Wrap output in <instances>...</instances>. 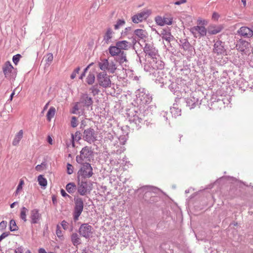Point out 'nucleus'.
Masks as SVG:
<instances>
[{
  "instance_id": "nucleus-1",
  "label": "nucleus",
  "mask_w": 253,
  "mask_h": 253,
  "mask_svg": "<svg viewBox=\"0 0 253 253\" xmlns=\"http://www.w3.org/2000/svg\"><path fill=\"white\" fill-rule=\"evenodd\" d=\"M127 114L130 124H135L136 127H138V128H139L140 124L143 123L144 119V115L141 111L137 108H134L133 109H130Z\"/></svg>"
},
{
  "instance_id": "nucleus-2",
  "label": "nucleus",
  "mask_w": 253,
  "mask_h": 253,
  "mask_svg": "<svg viewBox=\"0 0 253 253\" xmlns=\"http://www.w3.org/2000/svg\"><path fill=\"white\" fill-rule=\"evenodd\" d=\"M92 184L90 181H87L85 179L78 178V192L82 196H84L90 193L92 190Z\"/></svg>"
},
{
  "instance_id": "nucleus-3",
  "label": "nucleus",
  "mask_w": 253,
  "mask_h": 253,
  "mask_svg": "<svg viewBox=\"0 0 253 253\" xmlns=\"http://www.w3.org/2000/svg\"><path fill=\"white\" fill-rule=\"evenodd\" d=\"M93 152L91 147L85 146L80 151V155L76 157V161L78 164H83L84 161H90L93 156Z\"/></svg>"
},
{
  "instance_id": "nucleus-4",
  "label": "nucleus",
  "mask_w": 253,
  "mask_h": 253,
  "mask_svg": "<svg viewBox=\"0 0 253 253\" xmlns=\"http://www.w3.org/2000/svg\"><path fill=\"white\" fill-rule=\"evenodd\" d=\"M136 96L137 100L142 104H148L152 100V96L150 95L148 91L144 88H140L137 90Z\"/></svg>"
},
{
  "instance_id": "nucleus-5",
  "label": "nucleus",
  "mask_w": 253,
  "mask_h": 253,
  "mask_svg": "<svg viewBox=\"0 0 253 253\" xmlns=\"http://www.w3.org/2000/svg\"><path fill=\"white\" fill-rule=\"evenodd\" d=\"M82 167L78 172V177L83 179L89 178L93 174L92 168L88 163H83Z\"/></svg>"
},
{
  "instance_id": "nucleus-6",
  "label": "nucleus",
  "mask_w": 253,
  "mask_h": 253,
  "mask_svg": "<svg viewBox=\"0 0 253 253\" xmlns=\"http://www.w3.org/2000/svg\"><path fill=\"white\" fill-rule=\"evenodd\" d=\"M5 78L8 80L15 79L17 75L16 69H14L10 61H6L2 68Z\"/></svg>"
},
{
  "instance_id": "nucleus-7",
  "label": "nucleus",
  "mask_w": 253,
  "mask_h": 253,
  "mask_svg": "<svg viewBox=\"0 0 253 253\" xmlns=\"http://www.w3.org/2000/svg\"><path fill=\"white\" fill-rule=\"evenodd\" d=\"M75 207L73 211V219L75 221L78 220L84 209V202L80 197H75Z\"/></svg>"
},
{
  "instance_id": "nucleus-8",
  "label": "nucleus",
  "mask_w": 253,
  "mask_h": 253,
  "mask_svg": "<svg viewBox=\"0 0 253 253\" xmlns=\"http://www.w3.org/2000/svg\"><path fill=\"white\" fill-rule=\"evenodd\" d=\"M96 80L98 84L104 88L111 86V81L110 76L105 72H102L97 74Z\"/></svg>"
},
{
  "instance_id": "nucleus-9",
  "label": "nucleus",
  "mask_w": 253,
  "mask_h": 253,
  "mask_svg": "<svg viewBox=\"0 0 253 253\" xmlns=\"http://www.w3.org/2000/svg\"><path fill=\"white\" fill-rule=\"evenodd\" d=\"M93 227L88 223H83L79 229L80 235L85 239H89L92 236Z\"/></svg>"
},
{
  "instance_id": "nucleus-10",
  "label": "nucleus",
  "mask_w": 253,
  "mask_h": 253,
  "mask_svg": "<svg viewBox=\"0 0 253 253\" xmlns=\"http://www.w3.org/2000/svg\"><path fill=\"white\" fill-rule=\"evenodd\" d=\"M95 131L92 128H88L84 130L83 139L89 144H91L97 140Z\"/></svg>"
},
{
  "instance_id": "nucleus-11",
  "label": "nucleus",
  "mask_w": 253,
  "mask_h": 253,
  "mask_svg": "<svg viewBox=\"0 0 253 253\" xmlns=\"http://www.w3.org/2000/svg\"><path fill=\"white\" fill-rule=\"evenodd\" d=\"M93 101L92 98L87 93H83L80 96L79 103L80 104L81 108L84 107L88 109L89 107L92 108Z\"/></svg>"
},
{
  "instance_id": "nucleus-12",
  "label": "nucleus",
  "mask_w": 253,
  "mask_h": 253,
  "mask_svg": "<svg viewBox=\"0 0 253 253\" xmlns=\"http://www.w3.org/2000/svg\"><path fill=\"white\" fill-rule=\"evenodd\" d=\"M143 51L146 53V55H148L154 61L155 59H156V57H159L158 50L154 46L153 44L148 43H145Z\"/></svg>"
},
{
  "instance_id": "nucleus-13",
  "label": "nucleus",
  "mask_w": 253,
  "mask_h": 253,
  "mask_svg": "<svg viewBox=\"0 0 253 253\" xmlns=\"http://www.w3.org/2000/svg\"><path fill=\"white\" fill-rule=\"evenodd\" d=\"M190 31L196 38L204 37L207 33V30L204 26H194L190 28Z\"/></svg>"
},
{
  "instance_id": "nucleus-14",
  "label": "nucleus",
  "mask_w": 253,
  "mask_h": 253,
  "mask_svg": "<svg viewBox=\"0 0 253 253\" xmlns=\"http://www.w3.org/2000/svg\"><path fill=\"white\" fill-rule=\"evenodd\" d=\"M149 10L143 11L138 13L132 17V21L134 23H138L143 21V19H146L150 15Z\"/></svg>"
},
{
  "instance_id": "nucleus-15",
  "label": "nucleus",
  "mask_w": 253,
  "mask_h": 253,
  "mask_svg": "<svg viewBox=\"0 0 253 253\" xmlns=\"http://www.w3.org/2000/svg\"><path fill=\"white\" fill-rule=\"evenodd\" d=\"M224 42L221 41H216L214 44L213 52L217 55L223 54L226 52Z\"/></svg>"
},
{
  "instance_id": "nucleus-16",
  "label": "nucleus",
  "mask_w": 253,
  "mask_h": 253,
  "mask_svg": "<svg viewBox=\"0 0 253 253\" xmlns=\"http://www.w3.org/2000/svg\"><path fill=\"white\" fill-rule=\"evenodd\" d=\"M31 224H37L41 218V215L38 209H33L30 212Z\"/></svg>"
},
{
  "instance_id": "nucleus-17",
  "label": "nucleus",
  "mask_w": 253,
  "mask_h": 253,
  "mask_svg": "<svg viewBox=\"0 0 253 253\" xmlns=\"http://www.w3.org/2000/svg\"><path fill=\"white\" fill-rule=\"evenodd\" d=\"M161 36L162 39L166 40L169 44H170V42L174 40V38L171 34L169 30L163 29L161 32Z\"/></svg>"
},
{
  "instance_id": "nucleus-18",
  "label": "nucleus",
  "mask_w": 253,
  "mask_h": 253,
  "mask_svg": "<svg viewBox=\"0 0 253 253\" xmlns=\"http://www.w3.org/2000/svg\"><path fill=\"white\" fill-rule=\"evenodd\" d=\"M250 43L244 40H240L237 42L236 48L238 50L241 52H244L247 49L249 48Z\"/></svg>"
},
{
  "instance_id": "nucleus-19",
  "label": "nucleus",
  "mask_w": 253,
  "mask_h": 253,
  "mask_svg": "<svg viewBox=\"0 0 253 253\" xmlns=\"http://www.w3.org/2000/svg\"><path fill=\"white\" fill-rule=\"evenodd\" d=\"M238 33L241 36L245 38H250L252 37V33L251 29L248 27H242L238 31Z\"/></svg>"
},
{
  "instance_id": "nucleus-20",
  "label": "nucleus",
  "mask_w": 253,
  "mask_h": 253,
  "mask_svg": "<svg viewBox=\"0 0 253 253\" xmlns=\"http://www.w3.org/2000/svg\"><path fill=\"white\" fill-rule=\"evenodd\" d=\"M222 30V27L221 26L212 25L208 27L207 32L210 35H215L220 32Z\"/></svg>"
},
{
  "instance_id": "nucleus-21",
  "label": "nucleus",
  "mask_w": 253,
  "mask_h": 253,
  "mask_svg": "<svg viewBox=\"0 0 253 253\" xmlns=\"http://www.w3.org/2000/svg\"><path fill=\"white\" fill-rule=\"evenodd\" d=\"M158 188L150 186H144L137 189V191L144 192L145 194H149L151 192L156 193L158 191Z\"/></svg>"
},
{
  "instance_id": "nucleus-22",
  "label": "nucleus",
  "mask_w": 253,
  "mask_h": 253,
  "mask_svg": "<svg viewBox=\"0 0 253 253\" xmlns=\"http://www.w3.org/2000/svg\"><path fill=\"white\" fill-rule=\"evenodd\" d=\"M151 64L152 67L157 70H161L165 66V64L162 60L160 59L157 60V57H156V59H155V61L153 60L151 62Z\"/></svg>"
},
{
  "instance_id": "nucleus-23",
  "label": "nucleus",
  "mask_w": 253,
  "mask_h": 253,
  "mask_svg": "<svg viewBox=\"0 0 253 253\" xmlns=\"http://www.w3.org/2000/svg\"><path fill=\"white\" fill-rule=\"evenodd\" d=\"M198 102V99L192 96L188 98L186 100V105L188 106L190 109L194 108Z\"/></svg>"
},
{
  "instance_id": "nucleus-24",
  "label": "nucleus",
  "mask_w": 253,
  "mask_h": 253,
  "mask_svg": "<svg viewBox=\"0 0 253 253\" xmlns=\"http://www.w3.org/2000/svg\"><path fill=\"white\" fill-rule=\"evenodd\" d=\"M116 44L121 51H124V50H127L129 48V42L126 41H118Z\"/></svg>"
},
{
  "instance_id": "nucleus-25",
  "label": "nucleus",
  "mask_w": 253,
  "mask_h": 253,
  "mask_svg": "<svg viewBox=\"0 0 253 253\" xmlns=\"http://www.w3.org/2000/svg\"><path fill=\"white\" fill-rule=\"evenodd\" d=\"M113 33V32L111 28H109L107 29V31L103 37V40L106 43L108 44L111 42Z\"/></svg>"
},
{
  "instance_id": "nucleus-26",
  "label": "nucleus",
  "mask_w": 253,
  "mask_h": 253,
  "mask_svg": "<svg viewBox=\"0 0 253 253\" xmlns=\"http://www.w3.org/2000/svg\"><path fill=\"white\" fill-rule=\"evenodd\" d=\"M181 45L184 50H192L193 47L187 39L180 40Z\"/></svg>"
},
{
  "instance_id": "nucleus-27",
  "label": "nucleus",
  "mask_w": 253,
  "mask_h": 253,
  "mask_svg": "<svg viewBox=\"0 0 253 253\" xmlns=\"http://www.w3.org/2000/svg\"><path fill=\"white\" fill-rule=\"evenodd\" d=\"M82 136L83 137V134L79 131H77L75 133L72 134L71 135V141H72V145L73 147H75V141H78L81 139Z\"/></svg>"
},
{
  "instance_id": "nucleus-28",
  "label": "nucleus",
  "mask_w": 253,
  "mask_h": 253,
  "mask_svg": "<svg viewBox=\"0 0 253 253\" xmlns=\"http://www.w3.org/2000/svg\"><path fill=\"white\" fill-rule=\"evenodd\" d=\"M110 62L107 59H103L101 61L98 63V66L99 68L102 71L108 70V66Z\"/></svg>"
},
{
  "instance_id": "nucleus-29",
  "label": "nucleus",
  "mask_w": 253,
  "mask_h": 253,
  "mask_svg": "<svg viewBox=\"0 0 253 253\" xmlns=\"http://www.w3.org/2000/svg\"><path fill=\"white\" fill-rule=\"evenodd\" d=\"M108 50L112 56H117L122 52L116 44L114 46H110L108 48Z\"/></svg>"
},
{
  "instance_id": "nucleus-30",
  "label": "nucleus",
  "mask_w": 253,
  "mask_h": 253,
  "mask_svg": "<svg viewBox=\"0 0 253 253\" xmlns=\"http://www.w3.org/2000/svg\"><path fill=\"white\" fill-rule=\"evenodd\" d=\"M23 132L22 130H20L19 132L15 135V137L12 142V145L13 146H17L21 139L23 137Z\"/></svg>"
},
{
  "instance_id": "nucleus-31",
  "label": "nucleus",
  "mask_w": 253,
  "mask_h": 253,
  "mask_svg": "<svg viewBox=\"0 0 253 253\" xmlns=\"http://www.w3.org/2000/svg\"><path fill=\"white\" fill-rule=\"evenodd\" d=\"M72 244L74 246H77L81 243L79 235L77 233H73L71 236Z\"/></svg>"
},
{
  "instance_id": "nucleus-32",
  "label": "nucleus",
  "mask_w": 253,
  "mask_h": 253,
  "mask_svg": "<svg viewBox=\"0 0 253 253\" xmlns=\"http://www.w3.org/2000/svg\"><path fill=\"white\" fill-rule=\"evenodd\" d=\"M77 188L76 185L74 182L69 183L66 186V189L70 194L74 193Z\"/></svg>"
},
{
  "instance_id": "nucleus-33",
  "label": "nucleus",
  "mask_w": 253,
  "mask_h": 253,
  "mask_svg": "<svg viewBox=\"0 0 253 253\" xmlns=\"http://www.w3.org/2000/svg\"><path fill=\"white\" fill-rule=\"evenodd\" d=\"M117 56L116 61L119 62L120 64H123L127 61L126 54L124 51H122Z\"/></svg>"
},
{
  "instance_id": "nucleus-34",
  "label": "nucleus",
  "mask_w": 253,
  "mask_h": 253,
  "mask_svg": "<svg viewBox=\"0 0 253 253\" xmlns=\"http://www.w3.org/2000/svg\"><path fill=\"white\" fill-rule=\"evenodd\" d=\"M135 35L140 39H144L146 37V32L142 29H136L134 32Z\"/></svg>"
},
{
  "instance_id": "nucleus-35",
  "label": "nucleus",
  "mask_w": 253,
  "mask_h": 253,
  "mask_svg": "<svg viewBox=\"0 0 253 253\" xmlns=\"http://www.w3.org/2000/svg\"><path fill=\"white\" fill-rule=\"evenodd\" d=\"M28 210L25 207H23L21 209L20 217V218L23 220L24 222H26L27 219V213L28 212Z\"/></svg>"
},
{
  "instance_id": "nucleus-36",
  "label": "nucleus",
  "mask_w": 253,
  "mask_h": 253,
  "mask_svg": "<svg viewBox=\"0 0 253 253\" xmlns=\"http://www.w3.org/2000/svg\"><path fill=\"white\" fill-rule=\"evenodd\" d=\"M95 75L93 72H90L86 78V82L89 85L92 84L95 81Z\"/></svg>"
},
{
  "instance_id": "nucleus-37",
  "label": "nucleus",
  "mask_w": 253,
  "mask_h": 253,
  "mask_svg": "<svg viewBox=\"0 0 253 253\" xmlns=\"http://www.w3.org/2000/svg\"><path fill=\"white\" fill-rule=\"evenodd\" d=\"M55 112L56 110L54 107H51L49 108L46 114L47 120L48 121H50L51 118H52L54 116Z\"/></svg>"
},
{
  "instance_id": "nucleus-38",
  "label": "nucleus",
  "mask_w": 253,
  "mask_h": 253,
  "mask_svg": "<svg viewBox=\"0 0 253 253\" xmlns=\"http://www.w3.org/2000/svg\"><path fill=\"white\" fill-rule=\"evenodd\" d=\"M170 112L174 117L181 115V109L175 106V104H173V106L170 108Z\"/></svg>"
},
{
  "instance_id": "nucleus-39",
  "label": "nucleus",
  "mask_w": 253,
  "mask_h": 253,
  "mask_svg": "<svg viewBox=\"0 0 253 253\" xmlns=\"http://www.w3.org/2000/svg\"><path fill=\"white\" fill-rule=\"evenodd\" d=\"M38 181L40 185L45 187L47 185V180L42 175H40L38 177Z\"/></svg>"
},
{
  "instance_id": "nucleus-40",
  "label": "nucleus",
  "mask_w": 253,
  "mask_h": 253,
  "mask_svg": "<svg viewBox=\"0 0 253 253\" xmlns=\"http://www.w3.org/2000/svg\"><path fill=\"white\" fill-rule=\"evenodd\" d=\"M117 69V66L116 64L113 61L110 62L108 66V71L112 74L115 73V71Z\"/></svg>"
},
{
  "instance_id": "nucleus-41",
  "label": "nucleus",
  "mask_w": 253,
  "mask_h": 253,
  "mask_svg": "<svg viewBox=\"0 0 253 253\" xmlns=\"http://www.w3.org/2000/svg\"><path fill=\"white\" fill-rule=\"evenodd\" d=\"M89 90H91V92L93 96L97 95L100 92V90L98 87L97 84L92 85L90 88Z\"/></svg>"
},
{
  "instance_id": "nucleus-42",
  "label": "nucleus",
  "mask_w": 253,
  "mask_h": 253,
  "mask_svg": "<svg viewBox=\"0 0 253 253\" xmlns=\"http://www.w3.org/2000/svg\"><path fill=\"white\" fill-rule=\"evenodd\" d=\"M9 229L11 231H15L18 230L16 222L14 219H11L9 222Z\"/></svg>"
},
{
  "instance_id": "nucleus-43",
  "label": "nucleus",
  "mask_w": 253,
  "mask_h": 253,
  "mask_svg": "<svg viewBox=\"0 0 253 253\" xmlns=\"http://www.w3.org/2000/svg\"><path fill=\"white\" fill-rule=\"evenodd\" d=\"M125 21L123 19H119L117 21L116 24L114 25V28L115 30L119 29L121 27L124 25Z\"/></svg>"
},
{
  "instance_id": "nucleus-44",
  "label": "nucleus",
  "mask_w": 253,
  "mask_h": 253,
  "mask_svg": "<svg viewBox=\"0 0 253 253\" xmlns=\"http://www.w3.org/2000/svg\"><path fill=\"white\" fill-rule=\"evenodd\" d=\"M53 57L52 53H49L47 54L45 56V61L46 62V64L48 65H49L53 61Z\"/></svg>"
},
{
  "instance_id": "nucleus-45",
  "label": "nucleus",
  "mask_w": 253,
  "mask_h": 253,
  "mask_svg": "<svg viewBox=\"0 0 253 253\" xmlns=\"http://www.w3.org/2000/svg\"><path fill=\"white\" fill-rule=\"evenodd\" d=\"M23 184H24V181L23 180L21 179L20 180L19 184L18 185V186L17 187L16 190L14 193L15 196H17L18 194L19 191L22 190Z\"/></svg>"
},
{
  "instance_id": "nucleus-46",
  "label": "nucleus",
  "mask_w": 253,
  "mask_h": 253,
  "mask_svg": "<svg viewBox=\"0 0 253 253\" xmlns=\"http://www.w3.org/2000/svg\"><path fill=\"white\" fill-rule=\"evenodd\" d=\"M155 21L158 25L163 26L164 25V18L161 16L156 17Z\"/></svg>"
},
{
  "instance_id": "nucleus-47",
  "label": "nucleus",
  "mask_w": 253,
  "mask_h": 253,
  "mask_svg": "<svg viewBox=\"0 0 253 253\" xmlns=\"http://www.w3.org/2000/svg\"><path fill=\"white\" fill-rule=\"evenodd\" d=\"M172 20H173V18L171 17H164V24H167L169 25H171L172 23Z\"/></svg>"
},
{
  "instance_id": "nucleus-48",
  "label": "nucleus",
  "mask_w": 253,
  "mask_h": 253,
  "mask_svg": "<svg viewBox=\"0 0 253 253\" xmlns=\"http://www.w3.org/2000/svg\"><path fill=\"white\" fill-rule=\"evenodd\" d=\"M79 105H80V104L79 103V102H76L72 109L71 113L74 114H77V112L78 110H79V109H80Z\"/></svg>"
},
{
  "instance_id": "nucleus-49",
  "label": "nucleus",
  "mask_w": 253,
  "mask_h": 253,
  "mask_svg": "<svg viewBox=\"0 0 253 253\" xmlns=\"http://www.w3.org/2000/svg\"><path fill=\"white\" fill-rule=\"evenodd\" d=\"M21 57L22 56L20 54H17L14 55L12 57V61H13V63L15 65H17L18 64V63L19 62V60Z\"/></svg>"
},
{
  "instance_id": "nucleus-50",
  "label": "nucleus",
  "mask_w": 253,
  "mask_h": 253,
  "mask_svg": "<svg viewBox=\"0 0 253 253\" xmlns=\"http://www.w3.org/2000/svg\"><path fill=\"white\" fill-rule=\"evenodd\" d=\"M93 63H91L90 64H89L84 70V72L82 73V74L81 75L80 77H79V79H81V80H82L84 77H85V73L87 71V70H88V69L89 68V67L93 64Z\"/></svg>"
},
{
  "instance_id": "nucleus-51",
  "label": "nucleus",
  "mask_w": 253,
  "mask_h": 253,
  "mask_svg": "<svg viewBox=\"0 0 253 253\" xmlns=\"http://www.w3.org/2000/svg\"><path fill=\"white\" fill-rule=\"evenodd\" d=\"M80 69H81L80 67H78L74 70V71L72 73L71 77H70L71 79H74L75 78L77 74L79 73Z\"/></svg>"
},
{
  "instance_id": "nucleus-52",
  "label": "nucleus",
  "mask_w": 253,
  "mask_h": 253,
  "mask_svg": "<svg viewBox=\"0 0 253 253\" xmlns=\"http://www.w3.org/2000/svg\"><path fill=\"white\" fill-rule=\"evenodd\" d=\"M71 124V126L73 127H75L78 126V121H77V118L76 117L74 116V117H72Z\"/></svg>"
},
{
  "instance_id": "nucleus-53",
  "label": "nucleus",
  "mask_w": 253,
  "mask_h": 253,
  "mask_svg": "<svg viewBox=\"0 0 253 253\" xmlns=\"http://www.w3.org/2000/svg\"><path fill=\"white\" fill-rule=\"evenodd\" d=\"M67 172L68 174H71L73 173V167L69 163L67 165Z\"/></svg>"
},
{
  "instance_id": "nucleus-54",
  "label": "nucleus",
  "mask_w": 253,
  "mask_h": 253,
  "mask_svg": "<svg viewBox=\"0 0 253 253\" xmlns=\"http://www.w3.org/2000/svg\"><path fill=\"white\" fill-rule=\"evenodd\" d=\"M7 226V222L6 221H2L0 223V230L5 229Z\"/></svg>"
},
{
  "instance_id": "nucleus-55",
  "label": "nucleus",
  "mask_w": 253,
  "mask_h": 253,
  "mask_svg": "<svg viewBox=\"0 0 253 253\" xmlns=\"http://www.w3.org/2000/svg\"><path fill=\"white\" fill-rule=\"evenodd\" d=\"M61 225L64 230H67L68 228L69 223L64 220L61 222Z\"/></svg>"
},
{
  "instance_id": "nucleus-56",
  "label": "nucleus",
  "mask_w": 253,
  "mask_h": 253,
  "mask_svg": "<svg viewBox=\"0 0 253 253\" xmlns=\"http://www.w3.org/2000/svg\"><path fill=\"white\" fill-rule=\"evenodd\" d=\"M56 233L57 236L58 237H61L62 236V233H61V231L60 229V227L59 226V225L57 226V229H56Z\"/></svg>"
},
{
  "instance_id": "nucleus-57",
  "label": "nucleus",
  "mask_w": 253,
  "mask_h": 253,
  "mask_svg": "<svg viewBox=\"0 0 253 253\" xmlns=\"http://www.w3.org/2000/svg\"><path fill=\"white\" fill-rule=\"evenodd\" d=\"M45 164H44L43 163H42L41 165H37L36 168H35V169L37 170V171H41L42 169V166H45Z\"/></svg>"
},
{
  "instance_id": "nucleus-58",
  "label": "nucleus",
  "mask_w": 253,
  "mask_h": 253,
  "mask_svg": "<svg viewBox=\"0 0 253 253\" xmlns=\"http://www.w3.org/2000/svg\"><path fill=\"white\" fill-rule=\"evenodd\" d=\"M23 247L22 246H20V247L17 248L15 250V253H23Z\"/></svg>"
},
{
  "instance_id": "nucleus-59",
  "label": "nucleus",
  "mask_w": 253,
  "mask_h": 253,
  "mask_svg": "<svg viewBox=\"0 0 253 253\" xmlns=\"http://www.w3.org/2000/svg\"><path fill=\"white\" fill-rule=\"evenodd\" d=\"M61 194L64 197H68L69 198H71V196L68 194H67L64 189L61 190Z\"/></svg>"
},
{
  "instance_id": "nucleus-60",
  "label": "nucleus",
  "mask_w": 253,
  "mask_h": 253,
  "mask_svg": "<svg viewBox=\"0 0 253 253\" xmlns=\"http://www.w3.org/2000/svg\"><path fill=\"white\" fill-rule=\"evenodd\" d=\"M186 1H187V0H179L174 2L173 3L176 5H180L181 4L186 3Z\"/></svg>"
},
{
  "instance_id": "nucleus-61",
  "label": "nucleus",
  "mask_w": 253,
  "mask_h": 253,
  "mask_svg": "<svg viewBox=\"0 0 253 253\" xmlns=\"http://www.w3.org/2000/svg\"><path fill=\"white\" fill-rule=\"evenodd\" d=\"M9 234V232H4L0 236V239L3 240L6 237H7Z\"/></svg>"
},
{
  "instance_id": "nucleus-62",
  "label": "nucleus",
  "mask_w": 253,
  "mask_h": 253,
  "mask_svg": "<svg viewBox=\"0 0 253 253\" xmlns=\"http://www.w3.org/2000/svg\"><path fill=\"white\" fill-rule=\"evenodd\" d=\"M198 23L199 25H201V26H203L204 25L207 24V21L205 20H198Z\"/></svg>"
},
{
  "instance_id": "nucleus-63",
  "label": "nucleus",
  "mask_w": 253,
  "mask_h": 253,
  "mask_svg": "<svg viewBox=\"0 0 253 253\" xmlns=\"http://www.w3.org/2000/svg\"><path fill=\"white\" fill-rule=\"evenodd\" d=\"M52 201L53 204V205H56L57 204V199L56 198V196L55 195L52 196Z\"/></svg>"
},
{
  "instance_id": "nucleus-64",
  "label": "nucleus",
  "mask_w": 253,
  "mask_h": 253,
  "mask_svg": "<svg viewBox=\"0 0 253 253\" xmlns=\"http://www.w3.org/2000/svg\"><path fill=\"white\" fill-rule=\"evenodd\" d=\"M39 253H47L45 250L43 248H40L39 250ZM48 253H54L53 252H49Z\"/></svg>"
}]
</instances>
